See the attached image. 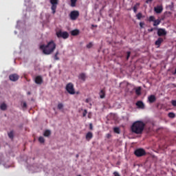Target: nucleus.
Instances as JSON below:
<instances>
[{
	"instance_id": "nucleus-1",
	"label": "nucleus",
	"mask_w": 176,
	"mask_h": 176,
	"mask_svg": "<svg viewBox=\"0 0 176 176\" xmlns=\"http://www.w3.org/2000/svg\"><path fill=\"white\" fill-rule=\"evenodd\" d=\"M56 45L53 40L50 41L47 43V45H41L40 49L43 51V54L49 56L52 54L54 50H56Z\"/></svg>"
},
{
	"instance_id": "nucleus-2",
	"label": "nucleus",
	"mask_w": 176,
	"mask_h": 176,
	"mask_svg": "<svg viewBox=\"0 0 176 176\" xmlns=\"http://www.w3.org/2000/svg\"><path fill=\"white\" fill-rule=\"evenodd\" d=\"M131 129L132 133L135 134H142V131L145 129V123L142 121H136L133 123Z\"/></svg>"
},
{
	"instance_id": "nucleus-3",
	"label": "nucleus",
	"mask_w": 176,
	"mask_h": 176,
	"mask_svg": "<svg viewBox=\"0 0 176 176\" xmlns=\"http://www.w3.org/2000/svg\"><path fill=\"white\" fill-rule=\"evenodd\" d=\"M58 2H60V0H50L52 14H56V10H57V6H58Z\"/></svg>"
},
{
	"instance_id": "nucleus-4",
	"label": "nucleus",
	"mask_w": 176,
	"mask_h": 176,
	"mask_svg": "<svg viewBox=\"0 0 176 176\" xmlns=\"http://www.w3.org/2000/svg\"><path fill=\"white\" fill-rule=\"evenodd\" d=\"M57 38H63V39H67L69 34L67 32H61V30L56 32Z\"/></svg>"
},
{
	"instance_id": "nucleus-5",
	"label": "nucleus",
	"mask_w": 176,
	"mask_h": 176,
	"mask_svg": "<svg viewBox=\"0 0 176 176\" xmlns=\"http://www.w3.org/2000/svg\"><path fill=\"white\" fill-rule=\"evenodd\" d=\"M66 90L69 94H75V88H74V84L72 82H69L66 85Z\"/></svg>"
},
{
	"instance_id": "nucleus-6",
	"label": "nucleus",
	"mask_w": 176,
	"mask_h": 176,
	"mask_svg": "<svg viewBox=\"0 0 176 176\" xmlns=\"http://www.w3.org/2000/svg\"><path fill=\"white\" fill-rule=\"evenodd\" d=\"M69 17L72 20L75 21L79 17V11L73 10L69 14Z\"/></svg>"
},
{
	"instance_id": "nucleus-7",
	"label": "nucleus",
	"mask_w": 176,
	"mask_h": 176,
	"mask_svg": "<svg viewBox=\"0 0 176 176\" xmlns=\"http://www.w3.org/2000/svg\"><path fill=\"white\" fill-rule=\"evenodd\" d=\"M134 153L138 157H141V156H144L146 153L144 148H138L134 151Z\"/></svg>"
},
{
	"instance_id": "nucleus-8",
	"label": "nucleus",
	"mask_w": 176,
	"mask_h": 176,
	"mask_svg": "<svg viewBox=\"0 0 176 176\" xmlns=\"http://www.w3.org/2000/svg\"><path fill=\"white\" fill-rule=\"evenodd\" d=\"M157 35L158 36H164L167 35V32L165 29L163 28H159L157 29Z\"/></svg>"
},
{
	"instance_id": "nucleus-9",
	"label": "nucleus",
	"mask_w": 176,
	"mask_h": 176,
	"mask_svg": "<svg viewBox=\"0 0 176 176\" xmlns=\"http://www.w3.org/2000/svg\"><path fill=\"white\" fill-rule=\"evenodd\" d=\"M34 82L36 85H42V83H43V79L42 78V76H38L35 78Z\"/></svg>"
},
{
	"instance_id": "nucleus-10",
	"label": "nucleus",
	"mask_w": 176,
	"mask_h": 176,
	"mask_svg": "<svg viewBox=\"0 0 176 176\" xmlns=\"http://www.w3.org/2000/svg\"><path fill=\"white\" fill-rule=\"evenodd\" d=\"M154 12L157 13V14L162 13L163 12V6H157L154 8Z\"/></svg>"
},
{
	"instance_id": "nucleus-11",
	"label": "nucleus",
	"mask_w": 176,
	"mask_h": 176,
	"mask_svg": "<svg viewBox=\"0 0 176 176\" xmlns=\"http://www.w3.org/2000/svg\"><path fill=\"white\" fill-rule=\"evenodd\" d=\"M9 78H10V80H12V82H16V80H19V75L14 74L10 75Z\"/></svg>"
},
{
	"instance_id": "nucleus-12",
	"label": "nucleus",
	"mask_w": 176,
	"mask_h": 176,
	"mask_svg": "<svg viewBox=\"0 0 176 176\" xmlns=\"http://www.w3.org/2000/svg\"><path fill=\"white\" fill-rule=\"evenodd\" d=\"M148 101L150 104H153V102H156V96L155 95L148 96Z\"/></svg>"
},
{
	"instance_id": "nucleus-13",
	"label": "nucleus",
	"mask_w": 176,
	"mask_h": 176,
	"mask_svg": "<svg viewBox=\"0 0 176 176\" xmlns=\"http://www.w3.org/2000/svg\"><path fill=\"white\" fill-rule=\"evenodd\" d=\"M136 106L140 109H144V108H145V104H144V102H142V101H138L136 102Z\"/></svg>"
},
{
	"instance_id": "nucleus-14",
	"label": "nucleus",
	"mask_w": 176,
	"mask_h": 176,
	"mask_svg": "<svg viewBox=\"0 0 176 176\" xmlns=\"http://www.w3.org/2000/svg\"><path fill=\"white\" fill-rule=\"evenodd\" d=\"M163 41H164L162 38H158L155 41V45L157 46V47H160V45H162Z\"/></svg>"
},
{
	"instance_id": "nucleus-15",
	"label": "nucleus",
	"mask_w": 176,
	"mask_h": 176,
	"mask_svg": "<svg viewBox=\"0 0 176 176\" xmlns=\"http://www.w3.org/2000/svg\"><path fill=\"white\" fill-rule=\"evenodd\" d=\"M79 30L78 29H76V30H74L71 32V34L72 35V36H76L77 35H79Z\"/></svg>"
},
{
	"instance_id": "nucleus-16",
	"label": "nucleus",
	"mask_w": 176,
	"mask_h": 176,
	"mask_svg": "<svg viewBox=\"0 0 176 176\" xmlns=\"http://www.w3.org/2000/svg\"><path fill=\"white\" fill-rule=\"evenodd\" d=\"M91 138H93V133L91 132H88L86 135V139L88 141H90V140H91Z\"/></svg>"
},
{
	"instance_id": "nucleus-17",
	"label": "nucleus",
	"mask_w": 176,
	"mask_h": 176,
	"mask_svg": "<svg viewBox=\"0 0 176 176\" xmlns=\"http://www.w3.org/2000/svg\"><path fill=\"white\" fill-rule=\"evenodd\" d=\"M78 79H81V80H83L85 82L86 80V75L85 74H80L78 76Z\"/></svg>"
},
{
	"instance_id": "nucleus-18",
	"label": "nucleus",
	"mask_w": 176,
	"mask_h": 176,
	"mask_svg": "<svg viewBox=\"0 0 176 176\" xmlns=\"http://www.w3.org/2000/svg\"><path fill=\"white\" fill-rule=\"evenodd\" d=\"M160 23H162V21L160 19H156L153 21V26L157 27V25H159V24H160Z\"/></svg>"
},
{
	"instance_id": "nucleus-19",
	"label": "nucleus",
	"mask_w": 176,
	"mask_h": 176,
	"mask_svg": "<svg viewBox=\"0 0 176 176\" xmlns=\"http://www.w3.org/2000/svg\"><path fill=\"white\" fill-rule=\"evenodd\" d=\"M70 6H72V8H75V6H76V2H78V0H70Z\"/></svg>"
},
{
	"instance_id": "nucleus-20",
	"label": "nucleus",
	"mask_w": 176,
	"mask_h": 176,
	"mask_svg": "<svg viewBox=\"0 0 176 176\" xmlns=\"http://www.w3.org/2000/svg\"><path fill=\"white\" fill-rule=\"evenodd\" d=\"M51 134H52V132L50 131V130H46V131H45V132L43 133V136L49 137V135H50Z\"/></svg>"
},
{
	"instance_id": "nucleus-21",
	"label": "nucleus",
	"mask_w": 176,
	"mask_h": 176,
	"mask_svg": "<svg viewBox=\"0 0 176 176\" xmlns=\"http://www.w3.org/2000/svg\"><path fill=\"white\" fill-rule=\"evenodd\" d=\"M6 108H8V106L5 103L1 104L0 106L1 111H6Z\"/></svg>"
},
{
	"instance_id": "nucleus-22",
	"label": "nucleus",
	"mask_w": 176,
	"mask_h": 176,
	"mask_svg": "<svg viewBox=\"0 0 176 176\" xmlns=\"http://www.w3.org/2000/svg\"><path fill=\"white\" fill-rule=\"evenodd\" d=\"M135 93H136L137 96L141 95V87H138V88H136Z\"/></svg>"
},
{
	"instance_id": "nucleus-23",
	"label": "nucleus",
	"mask_w": 176,
	"mask_h": 176,
	"mask_svg": "<svg viewBox=\"0 0 176 176\" xmlns=\"http://www.w3.org/2000/svg\"><path fill=\"white\" fill-rule=\"evenodd\" d=\"M100 98H105V92L104 90H101L99 93Z\"/></svg>"
},
{
	"instance_id": "nucleus-24",
	"label": "nucleus",
	"mask_w": 176,
	"mask_h": 176,
	"mask_svg": "<svg viewBox=\"0 0 176 176\" xmlns=\"http://www.w3.org/2000/svg\"><path fill=\"white\" fill-rule=\"evenodd\" d=\"M113 131L116 133V134H120V129H119V127H115Z\"/></svg>"
},
{
	"instance_id": "nucleus-25",
	"label": "nucleus",
	"mask_w": 176,
	"mask_h": 176,
	"mask_svg": "<svg viewBox=\"0 0 176 176\" xmlns=\"http://www.w3.org/2000/svg\"><path fill=\"white\" fill-rule=\"evenodd\" d=\"M168 118H170L171 119H174L175 118V113L170 112L168 114Z\"/></svg>"
},
{
	"instance_id": "nucleus-26",
	"label": "nucleus",
	"mask_w": 176,
	"mask_h": 176,
	"mask_svg": "<svg viewBox=\"0 0 176 176\" xmlns=\"http://www.w3.org/2000/svg\"><path fill=\"white\" fill-rule=\"evenodd\" d=\"M136 17L138 19V20H141V19H142V13L139 12L137 14Z\"/></svg>"
},
{
	"instance_id": "nucleus-27",
	"label": "nucleus",
	"mask_w": 176,
	"mask_h": 176,
	"mask_svg": "<svg viewBox=\"0 0 176 176\" xmlns=\"http://www.w3.org/2000/svg\"><path fill=\"white\" fill-rule=\"evenodd\" d=\"M58 54H59V52L58 51H56V52L54 54V60H60V58H58Z\"/></svg>"
},
{
	"instance_id": "nucleus-28",
	"label": "nucleus",
	"mask_w": 176,
	"mask_h": 176,
	"mask_svg": "<svg viewBox=\"0 0 176 176\" xmlns=\"http://www.w3.org/2000/svg\"><path fill=\"white\" fill-rule=\"evenodd\" d=\"M137 6H140V3H137L136 5L133 6V12L134 13H137Z\"/></svg>"
},
{
	"instance_id": "nucleus-29",
	"label": "nucleus",
	"mask_w": 176,
	"mask_h": 176,
	"mask_svg": "<svg viewBox=\"0 0 176 176\" xmlns=\"http://www.w3.org/2000/svg\"><path fill=\"white\" fill-rule=\"evenodd\" d=\"M85 102H87V104H89L90 107H91V99L90 98H87L85 100Z\"/></svg>"
},
{
	"instance_id": "nucleus-30",
	"label": "nucleus",
	"mask_w": 176,
	"mask_h": 176,
	"mask_svg": "<svg viewBox=\"0 0 176 176\" xmlns=\"http://www.w3.org/2000/svg\"><path fill=\"white\" fill-rule=\"evenodd\" d=\"M38 141L41 144H43V142H45V138H43V137H40Z\"/></svg>"
},
{
	"instance_id": "nucleus-31",
	"label": "nucleus",
	"mask_w": 176,
	"mask_h": 176,
	"mask_svg": "<svg viewBox=\"0 0 176 176\" xmlns=\"http://www.w3.org/2000/svg\"><path fill=\"white\" fill-rule=\"evenodd\" d=\"M155 16H149V18H148V21H150V22H151V21H155Z\"/></svg>"
},
{
	"instance_id": "nucleus-32",
	"label": "nucleus",
	"mask_w": 176,
	"mask_h": 176,
	"mask_svg": "<svg viewBox=\"0 0 176 176\" xmlns=\"http://www.w3.org/2000/svg\"><path fill=\"white\" fill-rule=\"evenodd\" d=\"M63 108H64V104H63V103H59L58 104V109H63Z\"/></svg>"
},
{
	"instance_id": "nucleus-33",
	"label": "nucleus",
	"mask_w": 176,
	"mask_h": 176,
	"mask_svg": "<svg viewBox=\"0 0 176 176\" xmlns=\"http://www.w3.org/2000/svg\"><path fill=\"white\" fill-rule=\"evenodd\" d=\"M87 49H91L93 47V43H89V44L87 45Z\"/></svg>"
},
{
	"instance_id": "nucleus-34",
	"label": "nucleus",
	"mask_w": 176,
	"mask_h": 176,
	"mask_svg": "<svg viewBox=\"0 0 176 176\" xmlns=\"http://www.w3.org/2000/svg\"><path fill=\"white\" fill-rule=\"evenodd\" d=\"M21 107L22 108H24V109L27 108V102H23L21 104Z\"/></svg>"
},
{
	"instance_id": "nucleus-35",
	"label": "nucleus",
	"mask_w": 176,
	"mask_h": 176,
	"mask_svg": "<svg viewBox=\"0 0 176 176\" xmlns=\"http://www.w3.org/2000/svg\"><path fill=\"white\" fill-rule=\"evenodd\" d=\"M87 115V110L85 109L82 113L83 118L86 117Z\"/></svg>"
},
{
	"instance_id": "nucleus-36",
	"label": "nucleus",
	"mask_w": 176,
	"mask_h": 176,
	"mask_svg": "<svg viewBox=\"0 0 176 176\" xmlns=\"http://www.w3.org/2000/svg\"><path fill=\"white\" fill-rule=\"evenodd\" d=\"M8 137L9 138H13V131L8 133Z\"/></svg>"
},
{
	"instance_id": "nucleus-37",
	"label": "nucleus",
	"mask_w": 176,
	"mask_h": 176,
	"mask_svg": "<svg viewBox=\"0 0 176 176\" xmlns=\"http://www.w3.org/2000/svg\"><path fill=\"white\" fill-rule=\"evenodd\" d=\"M144 25H145V23H144V22H140V28H144Z\"/></svg>"
},
{
	"instance_id": "nucleus-38",
	"label": "nucleus",
	"mask_w": 176,
	"mask_h": 176,
	"mask_svg": "<svg viewBox=\"0 0 176 176\" xmlns=\"http://www.w3.org/2000/svg\"><path fill=\"white\" fill-rule=\"evenodd\" d=\"M131 54V52H127L126 60H129V58H130Z\"/></svg>"
},
{
	"instance_id": "nucleus-39",
	"label": "nucleus",
	"mask_w": 176,
	"mask_h": 176,
	"mask_svg": "<svg viewBox=\"0 0 176 176\" xmlns=\"http://www.w3.org/2000/svg\"><path fill=\"white\" fill-rule=\"evenodd\" d=\"M172 105L176 107V100H172Z\"/></svg>"
},
{
	"instance_id": "nucleus-40",
	"label": "nucleus",
	"mask_w": 176,
	"mask_h": 176,
	"mask_svg": "<svg viewBox=\"0 0 176 176\" xmlns=\"http://www.w3.org/2000/svg\"><path fill=\"white\" fill-rule=\"evenodd\" d=\"M113 175L114 176H120V175L119 174V173H118L117 171L113 173Z\"/></svg>"
},
{
	"instance_id": "nucleus-41",
	"label": "nucleus",
	"mask_w": 176,
	"mask_h": 176,
	"mask_svg": "<svg viewBox=\"0 0 176 176\" xmlns=\"http://www.w3.org/2000/svg\"><path fill=\"white\" fill-rule=\"evenodd\" d=\"M153 28H151V29H148V32H153Z\"/></svg>"
},
{
	"instance_id": "nucleus-42",
	"label": "nucleus",
	"mask_w": 176,
	"mask_h": 176,
	"mask_svg": "<svg viewBox=\"0 0 176 176\" xmlns=\"http://www.w3.org/2000/svg\"><path fill=\"white\" fill-rule=\"evenodd\" d=\"M90 130H93V124H89Z\"/></svg>"
},
{
	"instance_id": "nucleus-43",
	"label": "nucleus",
	"mask_w": 176,
	"mask_h": 176,
	"mask_svg": "<svg viewBox=\"0 0 176 176\" xmlns=\"http://www.w3.org/2000/svg\"><path fill=\"white\" fill-rule=\"evenodd\" d=\"M153 0H146V3H149V2H152Z\"/></svg>"
},
{
	"instance_id": "nucleus-44",
	"label": "nucleus",
	"mask_w": 176,
	"mask_h": 176,
	"mask_svg": "<svg viewBox=\"0 0 176 176\" xmlns=\"http://www.w3.org/2000/svg\"><path fill=\"white\" fill-rule=\"evenodd\" d=\"M107 137L108 138H111V134H110V133H107Z\"/></svg>"
},
{
	"instance_id": "nucleus-45",
	"label": "nucleus",
	"mask_w": 176,
	"mask_h": 176,
	"mask_svg": "<svg viewBox=\"0 0 176 176\" xmlns=\"http://www.w3.org/2000/svg\"><path fill=\"white\" fill-rule=\"evenodd\" d=\"M15 34H17V32H14Z\"/></svg>"
},
{
	"instance_id": "nucleus-46",
	"label": "nucleus",
	"mask_w": 176,
	"mask_h": 176,
	"mask_svg": "<svg viewBox=\"0 0 176 176\" xmlns=\"http://www.w3.org/2000/svg\"><path fill=\"white\" fill-rule=\"evenodd\" d=\"M78 176H82V175H78Z\"/></svg>"
}]
</instances>
